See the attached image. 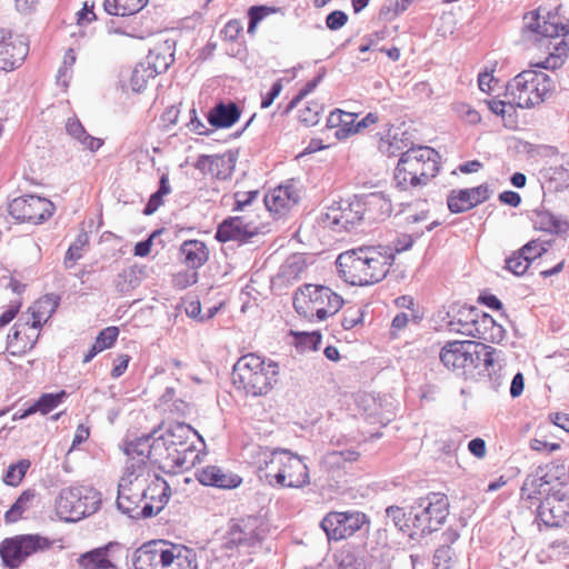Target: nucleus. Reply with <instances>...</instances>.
<instances>
[{
    "instance_id": "0e129e2a",
    "label": "nucleus",
    "mask_w": 569,
    "mask_h": 569,
    "mask_svg": "<svg viewBox=\"0 0 569 569\" xmlns=\"http://www.w3.org/2000/svg\"><path fill=\"white\" fill-rule=\"evenodd\" d=\"M187 127L188 129L191 131V132H194L197 134H200V136H210L211 133H213L216 130L214 129H210L208 128L203 121H201L198 116H197V111L194 108H192L190 110V120L189 122L187 123Z\"/></svg>"
},
{
    "instance_id": "c9c22d12",
    "label": "nucleus",
    "mask_w": 569,
    "mask_h": 569,
    "mask_svg": "<svg viewBox=\"0 0 569 569\" xmlns=\"http://www.w3.org/2000/svg\"><path fill=\"white\" fill-rule=\"evenodd\" d=\"M520 491L522 499L542 500L541 498L551 493L552 489H550V482L546 479V476L529 475L525 479Z\"/></svg>"
},
{
    "instance_id": "774afa93",
    "label": "nucleus",
    "mask_w": 569,
    "mask_h": 569,
    "mask_svg": "<svg viewBox=\"0 0 569 569\" xmlns=\"http://www.w3.org/2000/svg\"><path fill=\"white\" fill-rule=\"evenodd\" d=\"M549 178L553 181H559L561 184L569 186V169L563 164L549 168Z\"/></svg>"
},
{
    "instance_id": "aec40b11",
    "label": "nucleus",
    "mask_w": 569,
    "mask_h": 569,
    "mask_svg": "<svg viewBox=\"0 0 569 569\" xmlns=\"http://www.w3.org/2000/svg\"><path fill=\"white\" fill-rule=\"evenodd\" d=\"M477 342L465 341H448L440 351V360L442 365L452 371L463 370L473 366V353L476 351Z\"/></svg>"
},
{
    "instance_id": "f8f14e48",
    "label": "nucleus",
    "mask_w": 569,
    "mask_h": 569,
    "mask_svg": "<svg viewBox=\"0 0 569 569\" xmlns=\"http://www.w3.org/2000/svg\"><path fill=\"white\" fill-rule=\"evenodd\" d=\"M365 525L369 526V519L361 511H331L320 522L328 539L335 541L351 537Z\"/></svg>"
},
{
    "instance_id": "2eb2a0df",
    "label": "nucleus",
    "mask_w": 569,
    "mask_h": 569,
    "mask_svg": "<svg viewBox=\"0 0 569 569\" xmlns=\"http://www.w3.org/2000/svg\"><path fill=\"white\" fill-rule=\"evenodd\" d=\"M322 222L336 232H350L365 223L358 197L356 196L351 200H341L337 206L330 207L323 214Z\"/></svg>"
},
{
    "instance_id": "052dcab7",
    "label": "nucleus",
    "mask_w": 569,
    "mask_h": 569,
    "mask_svg": "<svg viewBox=\"0 0 569 569\" xmlns=\"http://www.w3.org/2000/svg\"><path fill=\"white\" fill-rule=\"evenodd\" d=\"M519 251L521 254L526 256L528 258V262L531 263L535 259L547 252V248L539 240H531L519 249Z\"/></svg>"
},
{
    "instance_id": "473e14b6",
    "label": "nucleus",
    "mask_w": 569,
    "mask_h": 569,
    "mask_svg": "<svg viewBox=\"0 0 569 569\" xmlns=\"http://www.w3.org/2000/svg\"><path fill=\"white\" fill-rule=\"evenodd\" d=\"M299 199L292 187H278L264 196L266 208L276 213L291 209L298 203Z\"/></svg>"
},
{
    "instance_id": "58836bf2",
    "label": "nucleus",
    "mask_w": 569,
    "mask_h": 569,
    "mask_svg": "<svg viewBox=\"0 0 569 569\" xmlns=\"http://www.w3.org/2000/svg\"><path fill=\"white\" fill-rule=\"evenodd\" d=\"M148 0H104V11L110 16H132L142 10Z\"/></svg>"
},
{
    "instance_id": "c756f323",
    "label": "nucleus",
    "mask_w": 569,
    "mask_h": 569,
    "mask_svg": "<svg viewBox=\"0 0 569 569\" xmlns=\"http://www.w3.org/2000/svg\"><path fill=\"white\" fill-rule=\"evenodd\" d=\"M150 482L143 485V500H149L154 505L156 515H158L168 503L171 495L169 483L158 475H151Z\"/></svg>"
},
{
    "instance_id": "9b49d317",
    "label": "nucleus",
    "mask_w": 569,
    "mask_h": 569,
    "mask_svg": "<svg viewBox=\"0 0 569 569\" xmlns=\"http://www.w3.org/2000/svg\"><path fill=\"white\" fill-rule=\"evenodd\" d=\"M266 536V526L260 517L248 516L231 520L223 536L222 548L232 550L243 548L250 551L261 545Z\"/></svg>"
},
{
    "instance_id": "603ef678",
    "label": "nucleus",
    "mask_w": 569,
    "mask_h": 569,
    "mask_svg": "<svg viewBox=\"0 0 569 569\" xmlns=\"http://www.w3.org/2000/svg\"><path fill=\"white\" fill-rule=\"evenodd\" d=\"M406 144L403 143L402 139H398V137L395 134L391 139L390 138H381L379 141V151L388 157H396L397 154H400L403 151V148Z\"/></svg>"
},
{
    "instance_id": "ddd939ff",
    "label": "nucleus",
    "mask_w": 569,
    "mask_h": 569,
    "mask_svg": "<svg viewBox=\"0 0 569 569\" xmlns=\"http://www.w3.org/2000/svg\"><path fill=\"white\" fill-rule=\"evenodd\" d=\"M100 499L82 495L80 488H64L57 500V509L67 521H76L94 513L99 509Z\"/></svg>"
},
{
    "instance_id": "3c124183",
    "label": "nucleus",
    "mask_w": 569,
    "mask_h": 569,
    "mask_svg": "<svg viewBox=\"0 0 569 569\" xmlns=\"http://www.w3.org/2000/svg\"><path fill=\"white\" fill-rule=\"evenodd\" d=\"M529 266L528 258L521 254L519 250L506 259V269L516 276L525 274Z\"/></svg>"
},
{
    "instance_id": "9d476101",
    "label": "nucleus",
    "mask_w": 569,
    "mask_h": 569,
    "mask_svg": "<svg viewBox=\"0 0 569 569\" xmlns=\"http://www.w3.org/2000/svg\"><path fill=\"white\" fill-rule=\"evenodd\" d=\"M52 541L38 533L17 535L0 542V558L10 569H18L29 557L50 549Z\"/></svg>"
},
{
    "instance_id": "412c9836",
    "label": "nucleus",
    "mask_w": 569,
    "mask_h": 569,
    "mask_svg": "<svg viewBox=\"0 0 569 569\" xmlns=\"http://www.w3.org/2000/svg\"><path fill=\"white\" fill-rule=\"evenodd\" d=\"M491 196L487 183L475 188L451 190L447 197L448 209L451 213H462L483 203Z\"/></svg>"
},
{
    "instance_id": "393cba45",
    "label": "nucleus",
    "mask_w": 569,
    "mask_h": 569,
    "mask_svg": "<svg viewBox=\"0 0 569 569\" xmlns=\"http://www.w3.org/2000/svg\"><path fill=\"white\" fill-rule=\"evenodd\" d=\"M358 199L360 201L365 223L371 224L383 220L389 217L392 211L391 201L381 192H371L358 197Z\"/></svg>"
},
{
    "instance_id": "4be33fe9",
    "label": "nucleus",
    "mask_w": 569,
    "mask_h": 569,
    "mask_svg": "<svg viewBox=\"0 0 569 569\" xmlns=\"http://www.w3.org/2000/svg\"><path fill=\"white\" fill-rule=\"evenodd\" d=\"M169 542L166 540H150L132 553V566L134 569H162L163 560L168 559L167 549Z\"/></svg>"
},
{
    "instance_id": "f257e3e1",
    "label": "nucleus",
    "mask_w": 569,
    "mask_h": 569,
    "mask_svg": "<svg viewBox=\"0 0 569 569\" xmlns=\"http://www.w3.org/2000/svg\"><path fill=\"white\" fill-rule=\"evenodd\" d=\"M522 37L526 40L538 42L546 39H561L552 44V51L540 62L530 63V69L518 73L507 84V94L519 108H533L542 103L546 96L555 89V81L545 72L533 68L556 70L560 68L569 56V28L562 23L560 17L548 12L541 16L539 10L530 11L523 17Z\"/></svg>"
},
{
    "instance_id": "a211bd4d",
    "label": "nucleus",
    "mask_w": 569,
    "mask_h": 569,
    "mask_svg": "<svg viewBox=\"0 0 569 569\" xmlns=\"http://www.w3.org/2000/svg\"><path fill=\"white\" fill-rule=\"evenodd\" d=\"M157 430L141 437H137L133 440H127L124 442V453L128 456L127 467L137 468L141 467V473L151 475L148 460L153 459L154 462L160 463V455L153 450L154 437Z\"/></svg>"
},
{
    "instance_id": "de8ad7c7",
    "label": "nucleus",
    "mask_w": 569,
    "mask_h": 569,
    "mask_svg": "<svg viewBox=\"0 0 569 569\" xmlns=\"http://www.w3.org/2000/svg\"><path fill=\"white\" fill-rule=\"evenodd\" d=\"M30 466L31 462L28 459H21L16 463L10 465L2 478L3 482L11 487L19 486Z\"/></svg>"
},
{
    "instance_id": "5fc2aeb1",
    "label": "nucleus",
    "mask_w": 569,
    "mask_h": 569,
    "mask_svg": "<svg viewBox=\"0 0 569 569\" xmlns=\"http://www.w3.org/2000/svg\"><path fill=\"white\" fill-rule=\"evenodd\" d=\"M363 321L361 307H349L342 313L341 325L343 329L350 330Z\"/></svg>"
},
{
    "instance_id": "a878e982",
    "label": "nucleus",
    "mask_w": 569,
    "mask_h": 569,
    "mask_svg": "<svg viewBox=\"0 0 569 569\" xmlns=\"http://www.w3.org/2000/svg\"><path fill=\"white\" fill-rule=\"evenodd\" d=\"M176 42L173 40H164L162 43L154 46L149 50L144 61L146 66L158 76L166 72L174 61Z\"/></svg>"
},
{
    "instance_id": "423d86ee",
    "label": "nucleus",
    "mask_w": 569,
    "mask_h": 569,
    "mask_svg": "<svg viewBox=\"0 0 569 569\" xmlns=\"http://www.w3.org/2000/svg\"><path fill=\"white\" fill-rule=\"evenodd\" d=\"M266 480L270 486L302 488L309 485V470L303 459L287 449L277 448L266 460Z\"/></svg>"
},
{
    "instance_id": "864d4df0",
    "label": "nucleus",
    "mask_w": 569,
    "mask_h": 569,
    "mask_svg": "<svg viewBox=\"0 0 569 569\" xmlns=\"http://www.w3.org/2000/svg\"><path fill=\"white\" fill-rule=\"evenodd\" d=\"M453 550L450 546H440L433 553V566L437 569H450L453 559Z\"/></svg>"
},
{
    "instance_id": "5701e85b",
    "label": "nucleus",
    "mask_w": 569,
    "mask_h": 569,
    "mask_svg": "<svg viewBox=\"0 0 569 569\" xmlns=\"http://www.w3.org/2000/svg\"><path fill=\"white\" fill-rule=\"evenodd\" d=\"M28 46L13 39L11 32L0 29V70L11 71L18 68L28 54Z\"/></svg>"
},
{
    "instance_id": "1a4fd4ad",
    "label": "nucleus",
    "mask_w": 569,
    "mask_h": 569,
    "mask_svg": "<svg viewBox=\"0 0 569 569\" xmlns=\"http://www.w3.org/2000/svg\"><path fill=\"white\" fill-rule=\"evenodd\" d=\"M449 499L442 492H429L412 501L410 520L416 535L427 536L438 531L449 516Z\"/></svg>"
},
{
    "instance_id": "4c0bfd02",
    "label": "nucleus",
    "mask_w": 569,
    "mask_h": 569,
    "mask_svg": "<svg viewBox=\"0 0 569 569\" xmlns=\"http://www.w3.org/2000/svg\"><path fill=\"white\" fill-rule=\"evenodd\" d=\"M66 130L67 133L76 139L84 149L92 152L97 151L103 144L101 139L90 136L77 118L68 119Z\"/></svg>"
},
{
    "instance_id": "20e7f679",
    "label": "nucleus",
    "mask_w": 569,
    "mask_h": 569,
    "mask_svg": "<svg viewBox=\"0 0 569 569\" xmlns=\"http://www.w3.org/2000/svg\"><path fill=\"white\" fill-rule=\"evenodd\" d=\"M279 378V365L256 353L240 357L232 369V382L247 396L261 397L269 393Z\"/></svg>"
},
{
    "instance_id": "f3484780",
    "label": "nucleus",
    "mask_w": 569,
    "mask_h": 569,
    "mask_svg": "<svg viewBox=\"0 0 569 569\" xmlns=\"http://www.w3.org/2000/svg\"><path fill=\"white\" fill-rule=\"evenodd\" d=\"M124 553H127V549L122 543L110 541L81 553L77 559V565L81 569H117V562Z\"/></svg>"
},
{
    "instance_id": "f03ea898",
    "label": "nucleus",
    "mask_w": 569,
    "mask_h": 569,
    "mask_svg": "<svg viewBox=\"0 0 569 569\" xmlns=\"http://www.w3.org/2000/svg\"><path fill=\"white\" fill-rule=\"evenodd\" d=\"M395 256L379 247H362L340 253L336 260L339 273L352 286H369L381 281Z\"/></svg>"
},
{
    "instance_id": "bf43d9fd",
    "label": "nucleus",
    "mask_w": 569,
    "mask_h": 569,
    "mask_svg": "<svg viewBox=\"0 0 569 569\" xmlns=\"http://www.w3.org/2000/svg\"><path fill=\"white\" fill-rule=\"evenodd\" d=\"M271 11L270 8L266 6H253L248 11V32L253 33L256 30L257 24L262 21L268 13Z\"/></svg>"
},
{
    "instance_id": "09e8293b",
    "label": "nucleus",
    "mask_w": 569,
    "mask_h": 569,
    "mask_svg": "<svg viewBox=\"0 0 569 569\" xmlns=\"http://www.w3.org/2000/svg\"><path fill=\"white\" fill-rule=\"evenodd\" d=\"M156 76L157 74L150 69V67L146 66L143 62H139L134 67L130 78L132 91L141 92L147 87L148 81Z\"/></svg>"
},
{
    "instance_id": "13d9d810",
    "label": "nucleus",
    "mask_w": 569,
    "mask_h": 569,
    "mask_svg": "<svg viewBox=\"0 0 569 569\" xmlns=\"http://www.w3.org/2000/svg\"><path fill=\"white\" fill-rule=\"evenodd\" d=\"M118 336L119 329L117 327H107L99 332L94 342L104 350L113 346Z\"/></svg>"
},
{
    "instance_id": "72a5a7b5",
    "label": "nucleus",
    "mask_w": 569,
    "mask_h": 569,
    "mask_svg": "<svg viewBox=\"0 0 569 569\" xmlns=\"http://www.w3.org/2000/svg\"><path fill=\"white\" fill-rule=\"evenodd\" d=\"M60 297L53 293L44 295L39 298L30 308L32 322L31 328L39 329L42 323L47 322L48 319L56 312L59 306Z\"/></svg>"
},
{
    "instance_id": "e433bc0d",
    "label": "nucleus",
    "mask_w": 569,
    "mask_h": 569,
    "mask_svg": "<svg viewBox=\"0 0 569 569\" xmlns=\"http://www.w3.org/2000/svg\"><path fill=\"white\" fill-rule=\"evenodd\" d=\"M143 278V269L139 266H131L120 271L113 284L118 292L127 295L140 286Z\"/></svg>"
},
{
    "instance_id": "6e6552de",
    "label": "nucleus",
    "mask_w": 569,
    "mask_h": 569,
    "mask_svg": "<svg viewBox=\"0 0 569 569\" xmlns=\"http://www.w3.org/2000/svg\"><path fill=\"white\" fill-rule=\"evenodd\" d=\"M292 305L300 316L325 320L342 308L343 299L329 287L307 283L295 292Z\"/></svg>"
},
{
    "instance_id": "0eeeda50",
    "label": "nucleus",
    "mask_w": 569,
    "mask_h": 569,
    "mask_svg": "<svg viewBox=\"0 0 569 569\" xmlns=\"http://www.w3.org/2000/svg\"><path fill=\"white\" fill-rule=\"evenodd\" d=\"M141 467H126V472L118 483V509L132 519H146L156 516L154 505L143 500V485L149 481L151 475L141 473Z\"/></svg>"
},
{
    "instance_id": "a18cd8bd",
    "label": "nucleus",
    "mask_w": 569,
    "mask_h": 569,
    "mask_svg": "<svg viewBox=\"0 0 569 569\" xmlns=\"http://www.w3.org/2000/svg\"><path fill=\"white\" fill-rule=\"evenodd\" d=\"M236 166V158L232 152H227L221 156H213V164L211 167V174L219 180H226L231 177Z\"/></svg>"
},
{
    "instance_id": "69168bd1",
    "label": "nucleus",
    "mask_w": 569,
    "mask_h": 569,
    "mask_svg": "<svg viewBox=\"0 0 569 569\" xmlns=\"http://www.w3.org/2000/svg\"><path fill=\"white\" fill-rule=\"evenodd\" d=\"M348 22V14L341 10L330 12L326 18V27L329 30L336 31L341 29Z\"/></svg>"
},
{
    "instance_id": "2f4dec72",
    "label": "nucleus",
    "mask_w": 569,
    "mask_h": 569,
    "mask_svg": "<svg viewBox=\"0 0 569 569\" xmlns=\"http://www.w3.org/2000/svg\"><path fill=\"white\" fill-rule=\"evenodd\" d=\"M167 556L168 559L163 560L162 569H198L197 555L192 549L169 542Z\"/></svg>"
},
{
    "instance_id": "a19ab883",
    "label": "nucleus",
    "mask_w": 569,
    "mask_h": 569,
    "mask_svg": "<svg viewBox=\"0 0 569 569\" xmlns=\"http://www.w3.org/2000/svg\"><path fill=\"white\" fill-rule=\"evenodd\" d=\"M34 498V489H27L22 491L10 509L4 513V521L7 523H14L20 520L23 513L31 508Z\"/></svg>"
},
{
    "instance_id": "79ce46f5",
    "label": "nucleus",
    "mask_w": 569,
    "mask_h": 569,
    "mask_svg": "<svg viewBox=\"0 0 569 569\" xmlns=\"http://www.w3.org/2000/svg\"><path fill=\"white\" fill-rule=\"evenodd\" d=\"M365 563L361 558L348 549H342L335 555L332 563H320L318 569H363Z\"/></svg>"
},
{
    "instance_id": "6e6d98bb",
    "label": "nucleus",
    "mask_w": 569,
    "mask_h": 569,
    "mask_svg": "<svg viewBox=\"0 0 569 569\" xmlns=\"http://www.w3.org/2000/svg\"><path fill=\"white\" fill-rule=\"evenodd\" d=\"M87 242V236L81 234L77 240L68 248L64 257V267L70 269L73 267V262L81 258V250Z\"/></svg>"
},
{
    "instance_id": "dca6fc26",
    "label": "nucleus",
    "mask_w": 569,
    "mask_h": 569,
    "mask_svg": "<svg viewBox=\"0 0 569 569\" xmlns=\"http://www.w3.org/2000/svg\"><path fill=\"white\" fill-rule=\"evenodd\" d=\"M538 518L547 527H561L569 522V493L562 488L552 489L538 506Z\"/></svg>"
},
{
    "instance_id": "cd10ccee",
    "label": "nucleus",
    "mask_w": 569,
    "mask_h": 569,
    "mask_svg": "<svg viewBox=\"0 0 569 569\" xmlns=\"http://www.w3.org/2000/svg\"><path fill=\"white\" fill-rule=\"evenodd\" d=\"M469 336L488 342H499L505 337V329L489 313L479 310Z\"/></svg>"
},
{
    "instance_id": "8fccbe9b",
    "label": "nucleus",
    "mask_w": 569,
    "mask_h": 569,
    "mask_svg": "<svg viewBox=\"0 0 569 569\" xmlns=\"http://www.w3.org/2000/svg\"><path fill=\"white\" fill-rule=\"evenodd\" d=\"M356 114L341 111L336 109L331 111L327 118V127L339 129L336 131V137L338 138V133L345 134L347 132V128H350V124L355 122Z\"/></svg>"
},
{
    "instance_id": "338daca9",
    "label": "nucleus",
    "mask_w": 569,
    "mask_h": 569,
    "mask_svg": "<svg viewBox=\"0 0 569 569\" xmlns=\"http://www.w3.org/2000/svg\"><path fill=\"white\" fill-rule=\"evenodd\" d=\"M415 242V238L408 233H401L395 238L392 241V248L389 249L388 253L397 252L400 253L402 251L409 250Z\"/></svg>"
},
{
    "instance_id": "7c9ffc66",
    "label": "nucleus",
    "mask_w": 569,
    "mask_h": 569,
    "mask_svg": "<svg viewBox=\"0 0 569 569\" xmlns=\"http://www.w3.org/2000/svg\"><path fill=\"white\" fill-rule=\"evenodd\" d=\"M531 221L535 229L550 234H565L569 231V221L557 217L546 209L531 211Z\"/></svg>"
},
{
    "instance_id": "680f3d73",
    "label": "nucleus",
    "mask_w": 569,
    "mask_h": 569,
    "mask_svg": "<svg viewBox=\"0 0 569 569\" xmlns=\"http://www.w3.org/2000/svg\"><path fill=\"white\" fill-rule=\"evenodd\" d=\"M378 120H379V117L377 113L369 112L357 123L353 122L352 124H350V128H347V132H345V134H340V132H339L338 139H343L352 133H357L361 129H365V128L369 127L370 124L378 122Z\"/></svg>"
},
{
    "instance_id": "f704fd0d",
    "label": "nucleus",
    "mask_w": 569,
    "mask_h": 569,
    "mask_svg": "<svg viewBox=\"0 0 569 569\" xmlns=\"http://www.w3.org/2000/svg\"><path fill=\"white\" fill-rule=\"evenodd\" d=\"M184 263L191 269L202 267L209 258L207 244L200 240H186L180 246Z\"/></svg>"
},
{
    "instance_id": "ea45409f",
    "label": "nucleus",
    "mask_w": 569,
    "mask_h": 569,
    "mask_svg": "<svg viewBox=\"0 0 569 569\" xmlns=\"http://www.w3.org/2000/svg\"><path fill=\"white\" fill-rule=\"evenodd\" d=\"M66 396L63 390L57 393H43L33 405L23 410L19 418H27L36 412L49 413L61 403Z\"/></svg>"
},
{
    "instance_id": "49530a36",
    "label": "nucleus",
    "mask_w": 569,
    "mask_h": 569,
    "mask_svg": "<svg viewBox=\"0 0 569 569\" xmlns=\"http://www.w3.org/2000/svg\"><path fill=\"white\" fill-rule=\"evenodd\" d=\"M170 192L171 187L169 184L168 176L162 174L159 180L158 190L150 196L146 207L143 208V214H153L163 204V197L169 194Z\"/></svg>"
},
{
    "instance_id": "b1692460",
    "label": "nucleus",
    "mask_w": 569,
    "mask_h": 569,
    "mask_svg": "<svg viewBox=\"0 0 569 569\" xmlns=\"http://www.w3.org/2000/svg\"><path fill=\"white\" fill-rule=\"evenodd\" d=\"M196 478L203 486L219 489H234L242 483V478L239 475L213 465L198 469Z\"/></svg>"
},
{
    "instance_id": "c85d7f7f",
    "label": "nucleus",
    "mask_w": 569,
    "mask_h": 569,
    "mask_svg": "<svg viewBox=\"0 0 569 569\" xmlns=\"http://www.w3.org/2000/svg\"><path fill=\"white\" fill-rule=\"evenodd\" d=\"M241 116V110L237 103L230 101L228 103L218 102L207 114V120L214 129L232 127Z\"/></svg>"
},
{
    "instance_id": "7ed1b4c3",
    "label": "nucleus",
    "mask_w": 569,
    "mask_h": 569,
    "mask_svg": "<svg viewBox=\"0 0 569 569\" xmlns=\"http://www.w3.org/2000/svg\"><path fill=\"white\" fill-rule=\"evenodd\" d=\"M197 431L184 422L169 425L163 433L154 438L153 450L160 455L162 469L176 472L177 469H188L193 465L197 455L193 441Z\"/></svg>"
},
{
    "instance_id": "4d7b16f0",
    "label": "nucleus",
    "mask_w": 569,
    "mask_h": 569,
    "mask_svg": "<svg viewBox=\"0 0 569 569\" xmlns=\"http://www.w3.org/2000/svg\"><path fill=\"white\" fill-rule=\"evenodd\" d=\"M320 109L317 102H309L306 108L300 110V121L308 127L316 126L319 122Z\"/></svg>"
},
{
    "instance_id": "e2e57ef3",
    "label": "nucleus",
    "mask_w": 569,
    "mask_h": 569,
    "mask_svg": "<svg viewBox=\"0 0 569 569\" xmlns=\"http://www.w3.org/2000/svg\"><path fill=\"white\" fill-rule=\"evenodd\" d=\"M259 196L258 190L251 191H237L234 193L233 211H242L246 207L250 206Z\"/></svg>"
},
{
    "instance_id": "6ab92c4d",
    "label": "nucleus",
    "mask_w": 569,
    "mask_h": 569,
    "mask_svg": "<svg viewBox=\"0 0 569 569\" xmlns=\"http://www.w3.org/2000/svg\"><path fill=\"white\" fill-rule=\"evenodd\" d=\"M260 233V228L244 216L229 217L217 228L216 240L226 243L237 241L239 244L248 243Z\"/></svg>"
},
{
    "instance_id": "4468645a",
    "label": "nucleus",
    "mask_w": 569,
    "mask_h": 569,
    "mask_svg": "<svg viewBox=\"0 0 569 569\" xmlns=\"http://www.w3.org/2000/svg\"><path fill=\"white\" fill-rule=\"evenodd\" d=\"M54 204L47 198L23 196L9 203V213L20 222L40 224L54 212Z\"/></svg>"
},
{
    "instance_id": "c03bdc74",
    "label": "nucleus",
    "mask_w": 569,
    "mask_h": 569,
    "mask_svg": "<svg viewBox=\"0 0 569 569\" xmlns=\"http://www.w3.org/2000/svg\"><path fill=\"white\" fill-rule=\"evenodd\" d=\"M386 515L392 521L397 529H399L403 533H408L410 538H413L416 533L410 520L409 511L406 512L403 508L398 506H389L386 509Z\"/></svg>"
},
{
    "instance_id": "37998d69",
    "label": "nucleus",
    "mask_w": 569,
    "mask_h": 569,
    "mask_svg": "<svg viewBox=\"0 0 569 569\" xmlns=\"http://www.w3.org/2000/svg\"><path fill=\"white\" fill-rule=\"evenodd\" d=\"M476 351H477V353H473V356H472V358H473L472 367H478V366L482 365L486 372H488L497 367H498V370H502V367L497 359V355H498L497 349H495L490 346H486L483 343L477 342Z\"/></svg>"
},
{
    "instance_id": "bb28decb",
    "label": "nucleus",
    "mask_w": 569,
    "mask_h": 569,
    "mask_svg": "<svg viewBox=\"0 0 569 569\" xmlns=\"http://www.w3.org/2000/svg\"><path fill=\"white\" fill-rule=\"evenodd\" d=\"M479 309L472 306H451L447 312L448 328L450 331L469 336V331L475 327L476 317Z\"/></svg>"
},
{
    "instance_id": "39448f33",
    "label": "nucleus",
    "mask_w": 569,
    "mask_h": 569,
    "mask_svg": "<svg viewBox=\"0 0 569 569\" xmlns=\"http://www.w3.org/2000/svg\"><path fill=\"white\" fill-rule=\"evenodd\" d=\"M439 153L430 147H413L401 153L395 182L401 190L426 186L439 172Z\"/></svg>"
}]
</instances>
